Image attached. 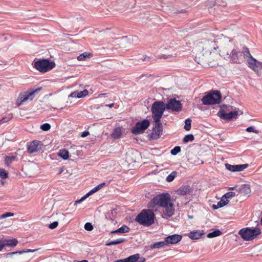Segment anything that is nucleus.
<instances>
[{
  "instance_id": "obj_1",
  "label": "nucleus",
  "mask_w": 262,
  "mask_h": 262,
  "mask_svg": "<svg viewBox=\"0 0 262 262\" xmlns=\"http://www.w3.org/2000/svg\"><path fill=\"white\" fill-rule=\"evenodd\" d=\"M218 48L219 46L214 39H203L194 49V53L195 54V61L202 66H206L210 59L211 51Z\"/></svg>"
},
{
  "instance_id": "obj_2",
  "label": "nucleus",
  "mask_w": 262,
  "mask_h": 262,
  "mask_svg": "<svg viewBox=\"0 0 262 262\" xmlns=\"http://www.w3.org/2000/svg\"><path fill=\"white\" fill-rule=\"evenodd\" d=\"M148 207L153 210H157L156 206L162 207L164 214L167 216H171L174 212L173 204L171 202L168 194H160L154 197L148 204Z\"/></svg>"
},
{
  "instance_id": "obj_3",
  "label": "nucleus",
  "mask_w": 262,
  "mask_h": 262,
  "mask_svg": "<svg viewBox=\"0 0 262 262\" xmlns=\"http://www.w3.org/2000/svg\"><path fill=\"white\" fill-rule=\"evenodd\" d=\"M242 53V56L243 55L248 63V66L253 70L258 76H260L259 70L262 69V62L257 61L253 58L251 55L249 49L247 47H244Z\"/></svg>"
},
{
  "instance_id": "obj_4",
  "label": "nucleus",
  "mask_w": 262,
  "mask_h": 262,
  "mask_svg": "<svg viewBox=\"0 0 262 262\" xmlns=\"http://www.w3.org/2000/svg\"><path fill=\"white\" fill-rule=\"evenodd\" d=\"M155 214L150 209H143L136 217L135 221L140 225L150 226L154 223Z\"/></svg>"
},
{
  "instance_id": "obj_5",
  "label": "nucleus",
  "mask_w": 262,
  "mask_h": 262,
  "mask_svg": "<svg viewBox=\"0 0 262 262\" xmlns=\"http://www.w3.org/2000/svg\"><path fill=\"white\" fill-rule=\"evenodd\" d=\"M261 231L258 227H245L239 230L238 234L245 241H251L261 234Z\"/></svg>"
},
{
  "instance_id": "obj_6",
  "label": "nucleus",
  "mask_w": 262,
  "mask_h": 262,
  "mask_svg": "<svg viewBox=\"0 0 262 262\" xmlns=\"http://www.w3.org/2000/svg\"><path fill=\"white\" fill-rule=\"evenodd\" d=\"M221 98L222 96L219 91H212L203 97L201 101L204 105L216 104L221 102Z\"/></svg>"
},
{
  "instance_id": "obj_7",
  "label": "nucleus",
  "mask_w": 262,
  "mask_h": 262,
  "mask_svg": "<svg viewBox=\"0 0 262 262\" xmlns=\"http://www.w3.org/2000/svg\"><path fill=\"white\" fill-rule=\"evenodd\" d=\"M165 110H166V104L163 101H157L154 102L151 107L153 119L161 120Z\"/></svg>"
},
{
  "instance_id": "obj_8",
  "label": "nucleus",
  "mask_w": 262,
  "mask_h": 262,
  "mask_svg": "<svg viewBox=\"0 0 262 262\" xmlns=\"http://www.w3.org/2000/svg\"><path fill=\"white\" fill-rule=\"evenodd\" d=\"M55 66L54 61H50L47 59H40L34 62V67L42 73H45L52 70Z\"/></svg>"
},
{
  "instance_id": "obj_9",
  "label": "nucleus",
  "mask_w": 262,
  "mask_h": 262,
  "mask_svg": "<svg viewBox=\"0 0 262 262\" xmlns=\"http://www.w3.org/2000/svg\"><path fill=\"white\" fill-rule=\"evenodd\" d=\"M41 89L42 88L40 87L36 89H31L30 91H27L24 93H20L17 101V105H20L23 102L28 100H32L34 98L35 94L41 91Z\"/></svg>"
},
{
  "instance_id": "obj_10",
  "label": "nucleus",
  "mask_w": 262,
  "mask_h": 262,
  "mask_svg": "<svg viewBox=\"0 0 262 262\" xmlns=\"http://www.w3.org/2000/svg\"><path fill=\"white\" fill-rule=\"evenodd\" d=\"M150 122L147 119H144L141 121L137 122L135 125L132 128L131 132L134 135L143 134L149 127Z\"/></svg>"
},
{
  "instance_id": "obj_11",
  "label": "nucleus",
  "mask_w": 262,
  "mask_h": 262,
  "mask_svg": "<svg viewBox=\"0 0 262 262\" xmlns=\"http://www.w3.org/2000/svg\"><path fill=\"white\" fill-rule=\"evenodd\" d=\"M166 107V110H171L172 112H180L182 110V105L179 100L175 98H170L168 100Z\"/></svg>"
},
{
  "instance_id": "obj_12",
  "label": "nucleus",
  "mask_w": 262,
  "mask_h": 262,
  "mask_svg": "<svg viewBox=\"0 0 262 262\" xmlns=\"http://www.w3.org/2000/svg\"><path fill=\"white\" fill-rule=\"evenodd\" d=\"M239 113H240V114H242L243 112L242 111H235L230 112L229 113H226L224 110H220L217 113V115L222 119L227 120H231L233 119L237 118Z\"/></svg>"
},
{
  "instance_id": "obj_13",
  "label": "nucleus",
  "mask_w": 262,
  "mask_h": 262,
  "mask_svg": "<svg viewBox=\"0 0 262 262\" xmlns=\"http://www.w3.org/2000/svg\"><path fill=\"white\" fill-rule=\"evenodd\" d=\"M145 258L140 257L139 254H136L129 256L127 258L118 259L113 262H144Z\"/></svg>"
},
{
  "instance_id": "obj_14",
  "label": "nucleus",
  "mask_w": 262,
  "mask_h": 262,
  "mask_svg": "<svg viewBox=\"0 0 262 262\" xmlns=\"http://www.w3.org/2000/svg\"><path fill=\"white\" fill-rule=\"evenodd\" d=\"M248 164L231 165L228 163L225 164V168L232 172L242 171L248 167Z\"/></svg>"
},
{
  "instance_id": "obj_15",
  "label": "nucleus",
  "mask_w": 262,
  "mask_h": 262,
  "mask_svg": "<svg viewBox=\"0 0 262 262\" xmlns=\"http://www.w3.org/2000/svg\"><path fill=\"white\" fill-rule=\"evenodd\" d=\"M41 142L34 140L29 143L27 145V150L30 154H33L38 151L41 147H39Z\"/></svg>"
},
{
  "instance_id": "obj_16",
  "label": "nucleus",
  "mask_w": 262,
  "mask_h": 262,
  "mask_svg": "<svg viewBox=\"0 0 262 262\" xmlns=\"http://www.w3.org/2000/svg\"><path fill=\"white\" fill-rule=\"evenodd\" d=\"M182 236L179 234H173L169 235L165 238V242L167 245L169 244H175L182 240Z\"/></svg>"
},
{
  "instance_id": "obj_17",
  "label": "nucleus",
  "mask_w": 262,
  "mask_h": 262,
  "mask_svg": "<svg viewBox=\"0 0 262 262\" xmlns=\"http://www.w3.org/2000/svg\"><path fill=\"white\" fill-rule=\"evenodd\" d=\"M236 191L243 195H249L251 192L250 185L247 184H243L236 189Z\"/></svg>"
},
{
  "instance_id": "obj_18",
  "label": "nucleus",
  "mask_w": 262,
  "mask_h": 262,
  "mask_svg": "<svg viewBox=\"0 0 262 262\" xmlns=\"http://www.w3.org/2000/svg\"><path fill=\"white\" fill-rule=\"evenodd\" d=\"M155 124L154 127V132L156 134L157 137H155L154 138L157 139L159 138L162 132V124L161 122V120H154Z\"/></svg>"
},
{
  "instance_id": "obj_19",
  "label": "nucleus",
  "mask_w": 262,
  "mask_h": 262,
  "mask_svg": "<svg viewBox=\"0 0 262 262\" xmlns=\"http://www.w3.org/2000/svg\"><path fill=\"white\" fill-rule=\"evenodd\" d=\"M204 235L203 231L195 230L190 232L188 234V237L191 239H198L202 237Z\"/></svg>"
},
{
  "instance_id": "obj_20",
  "label": "nucleus",
  "mask_w": 262,
  "mask_h": 262,
  "mask_svg": "<svg viewBox=\"0 0 262 262\" xmlns=\"http://www.w3.org/2000/svg\"><path fill=\"white\" fill-rule=\"evenodd\" d=\"M231 61L234 63H239V57L242 56L241 52H237L235 50H232L231 52Z\"/></svg>"
},
{
  "instance_id": "obj_21",
  "label": "nucleus",
  "mask_w": 262,
  "mask_h": 262,
  "mask_svg": "<svg viewBox=\"0 0 262 262\" xmlns=\"http://www.w3.org/2000/svg\"><path fill=\"white\" fill-rule=\"evenodd\" d=\"M191 192L190 188L188 186H182L177 191L178 194L185 195Z\"/></svg>"
},
{
  "instance_id": "obj_22",
  "label": "nucleus",
  "mask_w": 262,
  "mask_h": 262,
  "mask_svg": "<svg viewBox=\"0 0 262 262\" xmlns=\"http://www.w3.org/2000/svg\"><path fill=\"white\" fill-rule=\"evenodd\" d=\"M130 229L129 228L125 225H123L119 229L111 231V234H116V233H127L129 231Z\"/></svg>"
},
{
  "instance_id": "obj_23",
  "label": "nucleus",
  "mask_w": 262,
  "mask_h": 262,
  "mask_svg": "<svg viewBox=\"0 0 262 262\" xmlns=\"http://www.w3.org/2000/svg\"><path fill=\"white\" fill-rule=\"evenodd\" d=\"M105 185V183L103 182V183H102L100 184H99L98 185H97L96 187L93 188L92 190H91L89 192H88L86 194V196L88 198L89 196H90L91 195H92V194L96 192L97 191H98L99 190H100V189H101L103 186H104Z\"/></svg>"
},
{
  "instance_id": "obj_24",
  "label": "nucleus",
  "mask_w": 262,
  "mask_h": 262,
  "mask_svg": "<svg viewBox=\"0 0 262 262\" xmlns=\"http://www.w3.org/2000/svg\"><path fill=\"white\" fill-rule=\"evenodd\" d=\"M167 245L166 243L165 242V240L164 241H160L154 243L150 245L151 249H159L161 248L164 247L165 246Z\"/></svg>"
},
{
  "instance_id": "obj_25",
  "label": "nucleus",
  "mask_w": 262,
  "mask_h": 262,
  "mask_svg": "<svg viewBox=\"0 0 262 262\" xmlns=\"http://www.w3.org/2000/svg\"><path fill=\"white\" fill-rule=\"evenodd\" d=\"M92 56V54L89 52H84L80 54L77 57V59L79 61L85 60L87 59L90 58Z\"/></svg>"
},
{
  "instance_id": "obj_26",
  "label": "nucleus",
  "mask_w": 262,
  "mask_h": 262,
  "mask_svg": "<svg viewBox=\"0 0 262 262\" xmlns=\"http://www.w3.org/2000/svg\"><path fill=\"white\" fill-rule=\"evenodd\" d=\"M122 134L121 129L120 128H116L114 130L112 134V137L114 139H119L121 137Z\"/></svg>"
},
{
  "instance_id": "obj_27",
  "label": "nucleus",
  "mask_w": 262,
  "mask_h": 262,
  "mask_svg": "<svg viewBox=\"0 0 262 262\" xmlns=\"http://www.w3.org/2000/svg\"><path fill=\"white\" fill-rule=\"evenodd\" d=\"M37 250H38V249H24L22 250H19V251H15V252H10V253H8L7 254L8 255H13V254H17V253L23 254L24 253L33 252L36 251Z\"/></svg>"
},
{
  "instance_id": "obj_28",
  "label": "nucleus",
  "mask_w": 262,
  "mask_h": 262,
  "mask_svg": "<svg viewBox=\"0 0 262 262\" xmlns=\"http://www.w3.org/2000/svg\"><path fill=\"white\" fill-rule=\"evenodd\" d=\"M58 155L64 160H67L69 158V151L67 149H61L58 152Z\"/></svg>"
},
{
  "instance_id": "obj_29",
  "label": "nucleus",
  "mask_w": 262,
  "mask_h": 262,
  "mask_svg": "<svg viewBox=\"0 0 262 262\" xmlns=\"http://www.w3.org/2000/svg\"><path fill=\"white\" fill-rule=\"evenodd\" d=\"M4 241L7 246L14 247L18 243V241L16 239L5 240Z\"/></svg>"
},
{
  "instance_id": "obj_30",
  "label": "nucleus",
  "mask_w": 262,
  "mask_h": 262,
  "mask_svg": "<svg viewBox=\"0 0 262 262\" xmlns=\"http://www.w3.org/2000/svg\"><path fill=\"white\" fill-rule=\"evenodd\" d=\"M124 241H125V239L121 238L115 241H111L110 242H108L106 244V245L112 246L114 245H118L124 242Z\"/></svg>"
},
{
  "instance_id": "obj_31",
  "label": "nucleus",
  "mask_w": 262,
  "mask_h": 262,
  "mask_svg": "<svg viewBox=\"0 0 262 262\" xmlns=\"http://www.w3.org/2000/svg\"><path fill=\"white\" fill-rule=\"evenodd\" d=\"M222 232L219 230H216L212 232L209 233L207 236L208 238H213L221 235Z\"/></svg>"
},
{
  "instance_id": "obj_32",
  "label": "nucleus",
  "mask_w": 262,
  "mask_h": 262,
  "mask_svg": "<svg viewBox=\"0 0 262 262\" xmlns=\"http://www.w3.org/2000/svg\"><path fill=\"white\" fill-rule=\"evenodd\" d=\"M15 159V157L14 156H6L5 157V164L7 166H9L10 164Z\"/></svg>"
},
{
  "instance_id": "obj_33",
  "label": "nucleus",
  "mask_w": 262,
  "mask_h": 262,
  "mask_svg": "<svg viewBox=\"0 0 262 262\" xmlns=\"http://www.w3.org/2000/svg\"><path fill=\"white\" fill-rule=\"evenodd\" d=\"M191 120L190 118L187 119L185 121L184 129L189 131L191 129Z\"/></svg>"
},
{
  "instance_id": "obj_34",
  "label": "nucleus",
  "mask_w": 262,
  "mask_h": 262,
  "mask_svg": "<svg viewBox=\"0 0 262 262\" xmlns=\"http://www.w3.org/2000/svg\"><path fill=\"white\" fill-rule=\"evenodd\" d=\"M194 136L192 134H188L186 135L183 139L184 143H187L189 141H192L194 140Z\"/></svg>"
},
{
  "instance_id": "obj_35",
  "label": "nucleus",
  "mask_w": 262,
  "mask_h": 262,
  "mask_svg": "<svg viewBox=\"0 0 262 262\" xmlns=\"http://www.w3.org/2000/svg\"><path fill=\"white\" fill-rule=\"evenodd\" d=\"M177 175V172L176 171H172L170 174H169L166 179V180L168 182H172Z\"/></svg>"
},
{
  "instance_id": "obj_36",
  "label": "nucleus",
  "mask_w": 262,
  "mask_h": 262,
  "mask_svg": "<svg viewBox=\"0 0 262 262\" xmlns=\"http://www.w3.org/2000/svg\"><path fill=\"white\" fill-rule=\"evenodd\" d=\"M8 177V173L4 169L0 168V178L5 179Z\"/></svg>"
},
{
  "instance_id": "obj_37",
  "label": "nucleus",
  "mask_w": 262,
  "mask_h": 262,
  "mask_svg": "<svg viewBox=\"0 0 262 262\" xmlns=\"http://www.w3.org/2000/svg\"><path fill=\"white\" fill-rule=\"evenodd\" d=\"M181 151V147L179 146L174 147L171 150L170 153L173 156H176L179 152Z\"/></svg>"
},
{
  "instance_id": "obj_38",
  "label": "nucleus",
  "mask_w": 262,
  "mask_h": 262,
  "mask_svg": "<svg viewBox=\"0 0 262 262\" xmlns=\"http://www.w3.org/2000/svg\"><path fill=\"white\" fill-rule=\"evenodd\" d=\"M170 56H172V54H171L170 52H168V53H166L165 54H158L157 55V57L159 58H168Z\"/></svg>"
},
{
  "instance_id": "obj_39",
  "label": "nucleus",
  "mask_w": 262,
  "mask_h": 262,
  "mask_svg": "<svg viewBox=\"0 0 262 262\" xmlns=\"http://www.w3.org/2000/svg\"><path fill=\"white\" fill-rule=\"evenodd\" d=\"M236 195V192H229L226 193L224 195V198L225 199H227L228 200L229 199L232 198L234 197Z\"/></svg>"
},
{
  "instance_id": "obj_40",
  "label": "nucleus",
  "mask_w": 262,
  "mask_h": 262,
  "mask_svg": "<svg viewBox=\"0 0 262 262\" xmlns=\"http://www.w3.org/2000/svg\"><path fill=\"white\" fill-rule=\"evenodd\" d=\"M88 91L87 90H84L82 91L78 92V98H81L86 96L88 94Z\"/></svg>"
},
{
  "instance_id": "obj_41",
  "label": "nucleus",
  "mask_w": 262,
  "mask_h": 262,
  "mask_svg": "<svg viewBox=\"0 0 262 262\" xmlns=\"http://www.w3.org/2000/svg\"><path fill=\"white\" fill-rule=\"evenodd\" d=\"M51 128V125L50 124L46 123H43L40 126V128L43 131H47L49 130Z\"/></svg>"
},
{
  "instance_id": "obj_42",
  "label": "nucleus",
  "mask_w": 262,
  "mask_h": 262,
  "mask_svg": "<svg viewBox=\"0 0 262 262\" xmlns=\"http://www.w3.org/2000/svg\"><path fill=\"white\" fill-rule=\"evenodd\" d=\"M84 229L89 231H91L93 229V226L91 223H86L84 225Z\"/></svg>"
},
{
  "instance_id": "obj_43",
  "label": "nucleus",
  "mask_w": 262,
  "mask_h": 262,
  "mask_svg": "<svg viewBox=\"0 0 262 262\" xmlns=\"http://www.w3.org/2000/svg\"><path fill=\"white\" fill-rule=\"evenodd\" d=\"M14 215V213L11 212H6L5 213H4L0 215V220L7 217H10L13 216Z\"/></svg>"
},
{
  "instance_id": "obj_44",
  "label": "nucleus",
  "mask_w": 262,
  "mask_h": 262,
  "mask_svg": "<svg viewBox=\"0 0 262 262\" xmlns=\"http://www.w3.org/2000/svg\"><path fill=\"white\" fill-rule=\"evenodd\" d=\"M246 130L247 132H253V133H254L255 134H258L259 133L258 130L255 129L254 127L253 126H252L248 127L246 129Z\"/></svg>"
},
{
  "instance_id": "obj_45",
  "label": "nucleus",
  "mask_w": 262,
  "mask_h": 262,
  "mask_svg": "<svg viewBox=\"0 0 262 262\" xmlns=\"http://www.w3.org/2000/svg\"><path fill=\"white\" fill-rule=\"evenodd\" d=\"M216 4L215 0H208L207 2V6L210 8H212Z\"/></svg>"
},
{
  "instance_id": "obj_46",
  "label": "nucleus",
  "mask_w": 262,
  "mask_h": 262,
  "mask_svg": "<svg viewBox=\"0 0 262 262\" xmlns=\"http://www.w3.org/2000/svg\"><path fill=\"white\" fill-rule=\"evenodd\" d=\"M58 225V222L57 221H55L49 225V228L51 229H54L57 227Z\"/></svg>"
},
{
  "instance_id": "obj_47",
  "label": "nucleus",
  "mask_w": 262,
  "mask_h": 262,
  "mask_svg": "<svg viewBox=\"0 0 262 262\" xmlns=\"http://www.w3.org/2000/svg\"><path fill=\"white\" fill-rule=\"evenodd\" d=\"M69 96L72 98H78V91L71 93Z\"/></svg>"
},
{
  "instance_id": "obj_48",
  "label": "nucleus",
  "mask_w": 262,
  "mask_h": 262,
  "mask_svg": "<svg viewBox=\"0 0 262 262\" xmlns=\"http://www.w3.org/2000/svg\"><path fill=\"white\" fill-rule=\"evenodd\" d=\"M10 120V118L7 117H3L1 120H0V124H2L4 123L7 122Z\"/></svg>"
},
{
  "instance_id": "obj_49",
  "label": "nucleus",
  "mask_w": 262,
  "mask_h": 262,
  "mask_svg": "<svg viewBox=\"0 0 262 262\" xmlns=\"http://www.w3.org/2000/svg\"><path fill=\"white\" fill-rule=\"evenodd\" d=\"M88 197L86 196V194H85L83 196H82L80 200H77L75 202V205L81 203L83 201H84L85 199H86Z\"/></svg>"
},
{
  "instance_id": "obj_50",
  "label": "nucleus",
  "mask_w": 262,
  "mask_h": 262,
  "mask_svg": "<svg viewBox=\"0 0 262 262\" xmlns=\"http://www.w3.org/2000/svg\"><path fill=\"white\" fill-rule=\"evenodd\" d=\"M6 246L4 241L0 240V251L2 250L4 247Z\"/></svg>"
},
{
  "instance_id": "obj_51",
  "label": "nucleus",
  "mask_w": 262,
  "mask_h": 262,
  "mask_svg": "<svg viewBox=\"0 0 262 262\" xmlns=\"http://www.w3.org/2000/svg\"><path fill=\"white\" fill-rule=\"evenodd\" d=\"M220 201L222 203H223V204H225V206L226 205H227L228 203V202H229V200L227 199H225V198H224V195L222 198V199H221V200Z\"/></svg>"
},
{
  "instance_id": "obj_52",
  "label": "nucleus",
  "mask_w": 262,
  "mask_h": 262,
  "mask_svg": "<svg viewBox=\"0 0 262 262\" xmlns=\"http://www.w3.org/2000/svg\"><path fill=\"white\" fill-rule=\"evenodd\" d=\"M89 135V132L88 131H84L83 133H82L81 137H85Z\"/></svg>"
},
{
  "instance_id": "obj_53",
  "label": "nucleus",
  "mask_w": 262,
  "mask_h": 262,
  "mask_svg": "<svg viewBox=\"0 0 262 262\" xmlns=\"http://www.w3.org/2000/svg\"><path fill=\"white\" fill-rule=\"evenodd\" d=\"M217 205L219 208H221V207H224L225 206V204H223V203H222L221 201H219L217 203Z\"/></svg>"
},
{
  "instance_id": "obj_54",
  "label": "nucleus",
  "mask_w": 262,
  "mask_h": 262,
  "mask_svg": "<svg viewBox=\"0 0 262 262\" xmlns=\"http://www.w3.org/2000/svg\"><path fill=\"white\" fill-rule=\"evenodd\" d=\"M150 59V57L149 56H145L144 57V58L143 59V61H149Z\"/></svg>"
},
{
  "instance_id": "obj_55",
  "label": "nucleus",
  "mask_w": 262,
  "mask_h": 262,
  "mask_svg": "<svg viewBox=\"0 0 262 262\" xmlns=\"http://www.w3.org/2000/svg\"><path fill=\"white\" fill-rule=\"evenodd\" d=\"M185 11L184 10H181V11H178L174 12L175 14L180 13H184Z\"/></svg>"
},
{
  "instance_id": "obj_56",
  "label": "nucleus",
  "mask_w": 262,
  "mask_h": 262,
  "mask_svg": "<svg viewBox=\"0 0 262 262\" xmlns=\"http://www.w3.org/2000/svg\"><path fill=\"white\" fill-rule=\"evenodd\" d=\"M114 103H111V104H107V105H106V106H108V107H110V108H111V107H113V106H114Z\"/></svg>"
},
{
  "instance_id": "obj_57",
  "label": "nucleus",
  "mask_w": 262,
  "mask_h": 262,
  "mask_svg": "<svg viewBox=\"0 0 262 262\" xmlns=\"http://www.w3.org/2000/svg\"><path fill=\"white\" fill-rule=\"evenodd\" d=\"M236 189H237L236 186L229 188V190H234L235 189L236 190Z\"/></svg>"
},
{
  "instance_id": "obj_58",
  "label": "nucleus",
  "mask_w": 262,
  "mask_h": 262,
  "mask_svg": "<svg viewBox=\"0 0 262 262\" xmlns=\"http://www.w3.org/2000/svg\"><path fill=\"white\" fill-rule=\"evenodd\" d=\"M212 208L214 209H217L219 208L217 205H213Z\"/></svg>"
},
{
  "instance_id": "obj_59",
  "label": "nucleus",
  "mask_w": 262,
  "mask_h": 262,
  "mask_svg": "<svg viewBox=\"0 0 262 262\" xmlns=\"http://www.w3.org/2000/svg\"><path fill=\"white\" fill-rule=\"evenodd\" d=\"M74 262H89L87 260H82L81 261L74 260Z\"/></svg>"
},
{
  "instance_id": "obj_60",
  "label": "nucleus",
  "mask_w": 262,
  "mask_h": 262,
  "mask_svg": "<svg viewBox=\"0 0 262 262\" xmlns=\"http://www.w3.org/2000/svg\"><path fill=\"white\" fill-rule=\"evenodd\" d=\"M227 105L223 104L221 106V110H223V108H227Z\"/></svg>"
},
{
  "instance_id": "obj_61",
  "label": "nucleus",
  "mask_w": 262,
  "mask_h": 262,
  "mask_svg": "<svg viewBox=\"0 0 262 262\" xmlns=\"http://www.w3.org/2000/svg\"><path fill=\"white\" fill-rule=\"evenodd\" d=\"M63 171V168H60L59 171V172H58V174H61Z\"/></svg>"
},
{
  "instance_id": "obj_62",
  "label": "nucleus",
  "mask_w": 262,
  "mask_h": 262,
  "mask_svg": "<svg viewBox=\"0 0 262 262\" xmlns=\"http://www.w3.org/2000/svg\"><path fill=\"white\" fill-rule=\"evenodd\" d=\"M128 155H127V157H126V161H127L128 162H129V160L128 159Z\"/></svg>"
},
{
  "instance_id": "obj_63",
  "label": "nucleus",
  "mask_w": 262,
  "mask_h": 262,
  "mask_svg": "<svg viewBox=\"0 0 262 262\" xmlns=\"http://www.w3.org/2000/svg\"><path fill=\"white\" fill-rule=\"evenodd\" d=\"M105 95V94H100L99 95V96H100V97H101V96H103V95Z\"/></svg>"
},
{
  "instance_id": "obj_64",
  "label": "nucleus",
  "mask_w": 262,
  "mask_h": 262,
  "mask_svg": "<svg viewBox=\"0 0 262 262\" xmlns=\"http://www.w3.org/2000/svg\"><path fill=\"white\" fill-rule=\"evenodd\" d=\"M260 223H261V224L262 225V216H261V218Z\"/></svg>"
}]
</instances>
